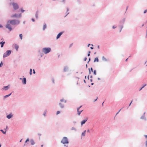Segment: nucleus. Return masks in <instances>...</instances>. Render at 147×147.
<instances>
[{"mask_svg": "<svg viewBox=\"0 0 147 147\" xmlns=\"http://www.w3.org/2000/svg\"><path fill=\"white\" fill-rule=\"evenodd\" d=\"M20 23V21L18 20H9L7 21L5 27L6 28L8 29L10 31H11L12 30V28L10 24L12 25H15L19 24Z\"/></svg>", "mask_w": 147, "mask_h": 147, "instance_id": "obj_1", "label": "nucleus"}, {"mask_svg": "<svg viewBox=\"0 0 147 147\" xmlns=\"http://www.w3.org/2000/svg\"><path fill=\"white\" fill-rule=\"evenodd\" d=\"M51 48L50 47H45L42 49V52L45 54L50 53L51 51Z\"/></svg>", "mask_w": 147, "mask_h": 147, "instance_id": "obj_2", "label": "nucleus"}, {"mask_svg": "<svg viewBox=\"0 0 147 147\" xmlns=\"http://www.w3.org/2000/svg\"><path fill=\"white\" fill-rule=\"evenodd\" d=\"M61 143L63 144H68L69 141L68 138L66 137H64L61 141Z\"/></svg>", "mask_w": 147, "mask_h": 147, "instance_id": "obj_3", "label": "nucleus"}, {"mask_svg": "<svg viewBox=\"0 0 147 147\" xmlns=\"http://www.w3.org/2000/svg\"><path fill=\"white\" fill-rule=\"evenodd\" d=\"M11 50H8L3 55V58L7 57L9 56L11 53Z\"/></svg>", "mask_w": 147, "mask_h": 147, "instance_id": "obj_4", "label": "nucleus"}, {"mask_svg": "<svg viewBox=\"0 0 147 147\" xmlns=\"http://www.w3.org/2000/svg\"><path fill=\"white\" fill-rule=\"evenodd\" d=\"M12 5L13 9L14 10H16L19 9V6L17 3H13Z\"/></svg>", "mask_w": 147, "mask_h": 147, "instance_id": "obj_5", "label": "nucleus"}, {"mask_svg": "<svg viewBox=\"0 0 147 147\" xmlns=\"http://www.w3.org/2000/svg\"><path fill=\"white\" fill-rule=\"evenodd\" d=\"M145 112H144L143 115L141 116L140 119H141L143 120L144 121H147L146 117H145Z\"/></svg>", "mask_w": 147, "mask_h": 147, "instance_id": "obj_6", "label": "nucleus"}, {"mask_svg": "<svg viewBox=\"0 0 147 147\" xmlns=\"http://www.w3.org/2000/svg\"><path fill=\"white\" fill-rule=\"evenodd\" d=\"M125 18H123V19L119 21V23L120 24V25H122V26H123V24H124L125 23Z\"/></svg>", "mask_w": 147, "mask_h": 147, "instance_id": "obj_7", "label": "nucleus"}, {"mask_svg": "<svg viewBox=\"0 0 147 147\" xmlns=\"http://www.w3.org/2000/svg\"><path fill=\"white\" fill-rule=\"evenodd\" d=\"M64 31H62V32H60L56 36V39H58L63 34V33H64Z\"/></svg>", "mask_w": 147, "mask_h": 147, "instance_id": "obj_8", "label": "nucleus"}, {"mask_svg": "<svg viewBox=\"0 0 147 147\" xmlns=\"http://www.w3.org/2000/svg\"><path fill=\"white\" fill-rule=\"evenodd\" d=\"M88 119V117H86L85 119L83 120L81 122V125H82L83 124H84L87 121Z\"/></svg>", "mask_w": 147, "mask_h": 147, "instance_id": "obj_9", "label": "nucleus"}, {"mask_svg": "<svg viewBox=\"0 0 147 147\" xmlns=\"http://www.w3.org/2000/svg\"><path fill=\"white\" fill-rule=\"evenodd\" d=\"M13 115L11 113H10L9 115L6 116V117L8 119H10L13 117Z\"/></svg>", "mask_w": 147, "mask_h": 147, "instance_id": "obj_10", "label": "nucleus"}, {"mask_svg": "<svg viewBox=\"0 0 147 147\" xmlns=\"http://www.w3.org/2000/svg\"><path fill=\"white\" fill-rule=\"evenodd\" d=\"M22 82L24 85H25L26 83V78H24L22 80Z\"/></svg>", "mask_w": 147, "mask_h": 147, "instance_id": "obj_11", "label": "nucleus"}, {"mask_svg": "<svg viewBox=\"0 0 147 147\" xmlns=\"http://www.w3.org/2000/svg\"><path fill=\"white\" fill-rule=\"evenodd\" d=\"M30 142L31 143V145H33L35 144V142H34V140L32 139L30 140Z\"/></svg>", "mask_w": 147, "mask_h": 147, "instance_id": "obj_12", "label": "nucleus"}, {"mask_svg": "<svg viewBox=\"0 0 147 147\" xmlns=\"http://www.w3.org/2000/svg\"><path fill=\"white\" fill-rule=\"evenodd\" d=\"M69 69V67L67 66H65L64 67L63 71L64 72L67 71Z\"/></svg>", "mask_w": 147, "mask_h": 147, "instance_id": "obj_13", "label": "nucleus"}, {"mask_svg": "<svg viewBox=\"0 0 147 147\" xmlns=\"http://www.w3.org/2000/svg\"><path fill=\"white\" fill-rule=\"evenodd\" d=\"M9 88V85H8L6 86H4L3 88V89L4 90H7Z\"/></svg>", "mask_w": 147, "mask_h": 147, "instance_id": "obj_14", "label": "nucleus"}, {"mask_svg": "<svg viewBox=\"0 0 147 147\" xmlns=\"http://www.w3.org/2000/svg\"><path fill=\"white\" fill-rule=\"evenodd\" d=\"M5 42V41H1L0 42V44L1 45V47L2 48L3 47L4 44Z\"/></svg>", "mask_w": 147, "mask_h": 147, "instance_id": "obj_15", "label": "nucleus"}, {"mask_svg": "<svg viewBox=\"0 0 147 147\" xmlns=\"http://www.w3.org/2000/svg\"><path fill=\"white\" fill-rule=\"evenodd\" d=\"M42 51H41L40 50H38V52L39 53L40 55V56L41 57H42L44 55V54L42 52Z\"/></svg>", "mask_w": 147, "mask_h": 147, "instance_id": "obj_16", "label": "nucleus"}, {"mask_svg": "<svg viewBox=\"0 0 147 147\" xmlns=\"http://www.w3.org/2000/svg\"><path fill=\"white\" fill-rule=\"evenodd\" d=\"M102 61H108L109 60L108 59H106L104 56H102Z\"/></svg>", "mask_w": 147, "mask_h": 147, "instance_id": "obj_17", "label": "nucleus"}, {"mask_svg": "<svg viewBox=\"0 0 147 147\" xmlns=\"http://www.w3.org/2000/svg\"><path fill=\"white\" fill-rule=\"evenodd\" d=\"M38 10H37L36 11L35 14V16L36 18L37 19L38 18Z\"/></svg>", "mask_w": 147, "mask_h": 147, "instance_id": "obj_18", "label": "nucleus"}, {"mask_svg": "<svg viewBox=\"0 0 147 147\" xmlns=\"http://www.w3.org/2000/svg\"><path fill=\"white\" fill-rule=\"evenodd\" d=\"M12 92H12L11 93H9V94L4 96V97H3V98L4 99H5V98H6L9 97V96H10V95H11Z\"/></svg>", "mask_w": 147, "mask_h": 147, "instance_id": "obj_19", "label": "nucleus"}, {"mask_svg": "<svg viewBox=\"0 0 147 147\" xmlns=\"http://www.w3.org/2000/svg\"><path fill=\"white\" fill-rule=\"evenodd\" d=\"M66 9H67V11L65 13L66 14V15L65 16V17H66L69 13V12H68V11H69V9L68 7H67L66 8Z\"/></svg>", "mask_w": 147, "mask_h": 147, "instance_id": "obj_20", "label": "nucleus"}, {"mask_svg": "<svg viewBox=\"0 0 147 147\" xmlns=\"http://www.w3.org/2000/svg\"><path fill=\"white\" fill-rule=\"evenodd\" d=\"M19 47V46L18 45H17L16 44H15L14 48L16 49L17 51H18Z\"/></svg>", "mask_w": 147, "mask_h": 147, "instance_id": "obj_21", "label": "nucleus"}, {"mask_svg": "<svg viewBox=\"0 0 147 147\" xmlns=\"http://www.w3.org/2000/svg\"><path fill=\"white\" fill-rule=\"evenodd\" d=\"M59 105L61 108H63L64 107V105L61 102L59 103Z\"/></svg>", "mask_w": 147, "mask_h": 147, "instance_id": "obj_22", "label": "nucleus"}, {"mask_svg": "<svg viewBox=\"0 0 147 147\" xmlns=\"http://www.w3.org/2000/svg\"><path fill=\"white\" fill-rule=\"evenodd\" d=\"M18 17V14L16 13H15L14 14H13L11 15V18H13L14 17L17 18Z\"/></svg>", "mask_w": 147, "mask_h": 147, "instance_id": "obj_23", "label": "nucleus"}, {"mask_svg": "<svg viewBox=\"0 0 147 147\" xmlns=\"http://www.w3.org/2000/svg\"><path fill=\"white\" fill-rule=\"evenodd\" d=\"M4 129L5 130V131L3 129H1L0 130L2 133L4 134H6V130L5 128H4Z\"/></svg>", "mask_w": 147, "mask_h": 147, "instance_id": "obj_24", "label": "nucleus"}, {"mask_svg": "<svg viewBox=\"0 0 147 147\" xmlns=\"http://www.w3.org/2000/svg\"><path fill=\"white\" fill-rule=\"evenodd\" d=\"M47 28V25L46 24L44 23V24L43 26V30H44L45 29Z\"/></svg>", "mask_w": 147, "mask_h": 147, "instance_id": "obj_25", "label": "nucleus"}, {"mask_svg": "<svg viewBox=\"0 0 147 147\" xmlns=\"http://www.w3.org/2000/svg\"><path fill=\"white\" fill-rule=\"evenodd\" d=\"M119 27L120 28V30H119V32H121L122 30V29L123 28V26L122 25H119Z\"/></svg>", "mask_w": 147, "mask_h": 147, "instance_id": "obj_26", "label": "nucleus"}, {"mask_svg": "<svg viewBox=\"0 0 147 147\" xmlns=\"http://www.w3.org/2000/svg\"><path fill=\"white\" fill-rule=\"evenodd\" d=\"M99 61V59L98 57L95 58L94 60V62H98Z\"/></svg>", "mask_w": 147, "mask_h": 147, "instance_id": "obj_27", "label": "nucleus"}, {"mask_svg": "<svg viewBox=\"0 0 147 147\" xmlns=\"http://www.w3.org/2000/svg\"><path fill=\"white\" fill-rule=\"evenodd\" d=\"M86 131L85 130L81 134L82 136H85Z\"/></svg>", "mask_w": 147, "mask_h": 147, "instance_id": "obj_28", "label": "nucleus"}, {"mask_svg": "<svg viewBox=\"0 0 147 147\" xmlns=\"http://www.w3.org/2000/svg\"><path fill=\"white\" fill-rule=\"evenodd\" d=\"M47 110H45L43 114V115L44 116V117H45L46 116V113L47 112Z\"/></svg>", "mask_w": 147, "mask_h": 147, "instance_id": "obj_29", "label": "nucleus"}, {"mask_svg": "<svg viewBox=\"0 0 147 147\" xmlns=\"http://www.w3.org/2000/svg\"><path fill=\"white\" fill-rule=\"evenodd\" d=\"M147 84H144L142 87L140 89L139 91L141 90L143 88H144V87L146 86Z\"/></svg>", "mask_w": 147, "mask_h": 147, "instance_id": "obj_30", "label": "nucleus"}, {"mask_svg": "<svg viewBox=\"0 0 147 147\" xmlns=\"http://www.w3.org/2000/svg\"><path fill=\"white\" fill-rule=\"evenodd\" d=\"M71 130H74L75 131H77L76 129L74 127H72L71 128Z\"/></svg>", "mask_w": 147, "mask_h": 147, "instance_id": "obj_31", "label": "nucleus"}, {"mask_svg": "<svg viewBox=\"0 0 147 147\" xmlns=\"http://www.w3.org/2000/svg\"><path fill=\"white\" fill-rule=\"evenodd\" d=\"M82 111H83V110H81V111H77V112H78V115H80V114L82 112Z\"/></svg>", "mask_w": 147, "mask_h": 147, "instance_id": "obj_32", "label": "nucleus"}, {"mask_svg": "<svg viewBox=\"0 0 147 147\" xmlns=\"http://www.w3.org/2000/svg\"><path fill=\"white\" fill-rule=\"evenodd\" d=\"M32 69L31 68H30V72H29V74L30 75H31L32 74Z\"/></svg>", "mask_w": 147, "mask_h": 147, "instance_id": "obj_33", "label": "nucleus"}, {"mask_svg": "<svg viewBox=\"0 0 147 147\" xmlns=\"http://www.w3.org/2000/svg\"><path fill=\"white\" fill-rule=\"evenodd\" d=\"M22 34H19V37H20V39L21 40H22Z\"/></svg>", "mask_w": 147, "mask_h": 147, "instance_id": "obj_34", "label": "nucleus"}, {"mask_svg": "<svg viewBox=\"0 0 147 147\" xmlns=\"http://www.w3.org/2000/svg\"><path fill=\"white\" fill-rule=\"evenodd\" d=\"M29 138H28L26 140L25 143H27L28 142H29Z\"/></svg>", "mask_w": 147, "mask_h": 147, "instance_id": "obj_35", "label": "nucleus"}, {"mask_svg": "<svg viewBox=\"0 0 147 147\" xmlns=\"http://www.w3.org/2000/svg\"><path fill=\"white\" fill-rule=\"evenodd\" d=\"M93 74L94 75H96V70H94L93 71Z\"/></svg>", "mask_w": 147, "mask_h": 147, "instance_id": "obj_36", "label": "nucleus"}, {"mask_svg": "<svg viewBox=\"0 0 147 147\" xmlns=\"http://www.w3.org/2000/svg\"><path fill=\"white\" fill-rule=\"evenodd\" d=\"M22 16L21 13H20L19 14H18L17 18H20Z\"/></svg>", "mask_w": 147, "mask_h": 147, "instance_id": "obj_37", "label": "nucleus"}, {"mask_svg": "<svg viewBox=\"0 0 147 147\" xmlns=\"http://www.w3.org/2000/svg\"><path fill=\"white\" fill-rule=\"evenodd\" d=\"M20 11H21V12H22V13H23L24 12V11H25V10H23V9L22 8H21L20 9Z\"/></svg>", "mask_w": 147, "mask_h": 147, "instance_id": "obj_38", "label": "nucleus"}, {"mask_svg": "<svg viewBox=\"0 0 147 147\" xmlns=\"http://www.w3.org/2000/svg\"><path fill=\"white\" fill-rule=\"evenodd\" d=\"M52 82L53 84H55V80H54V79L53 78H52Z\"/></svg>", "mask_w": 147, "mask_h": 147, "instance_id": "obj_39", "label": "nucleus"}, {"mask_svg": "<svg viewBox=\"0 0 147 147\" xmlns=\"http://www.w3.org/2000/svg\"><path fill=\"white\" fill-rule=\"evenodd\" d=\"M3 64V63L2 61H1L0 63V67H1Z\"/></svg>", "mask_w": 147, "mask_h": 147, "instance_id": "obj_40", "label": "nucleus"}, {"mask_svg": "<svg viewBox=\"0 0 147 147\" xmlns=\"http://www.w3.org/2000/svg\"><path fill=\"white\" fill-rule=\"evenodd\" d=\"M117 27V26L115 25L113 26L112 27V28L113 29H115Z\"/></svg>", "mask_w": 147, "mask_h": 147, "instance_id": "obj_41", "label": "nucleus"}, {"mask_svg": "<svg viewBox=\"0 0 147 147\" xmlns=\"http://www.w3.org/2000/svg\"><path fill=\"white\" fill-rule=\"evenodd\" d=\"M132 101H133V100H132L130 102V103L129 104V105H128V107L127 108V109H128V107H129V106L131 105V104L132 103Z\"/></svg>", "mask_w": 147, "mask_h": 147, "instance_id": "obj_42", "label": "nucleus"}, {"mask_svg": "<svg viewBox=\"0 0 147 147\" xmlns=\"http://www.w3.org/2000/svg\"><path fill=\"white\" fill-rule=\"evenodd\" d=\"M60 113V111H58L56 113V115H58Z\"/></svg>", "mask_w": 147, "mask_h": 147, "instance_id": "obj_43", "label": "nucleus"}, {"mask_svg": "<svg viewBox=\"0 0 147 147\" xmlns=\"http://www.w3.org/2000/svg\"><path fill=\"white\" fill-rule=\"evenodd\" d=\"M90 52H91L90 51H89L88 52V54L87 55L88 57L90 56Z\"/></svg>", "mask_w": 147, "mask_h": 147, "instance_id": "obj_44", "label": "nucleus"}, {"mask_svg": "<svg viewBox=\"0 0 147 147\" xmlns=\"http://www.w3.org/2000/svg\"><path fill=\"white\" fill-rule=\"evenodd\" d=\"M147 12V9H146V10H145L144 11L143 13H146Z\"/></svg>", "mask_w": 147, "mask_h": 147, "instance_id": "obj_45", "label": "nucleus"}, {"mask_svg": "<svg viewBox=\"0 0 147 147\" xmlns=\"http://www.w3.org/2000/svg\"><path fill=\"white\" fill-rule=\"evenodd\" d=\"M33 73L34 74H35L36 73V72L35 71V70L34 69H33Z\"/></svg>", "mask_w": 147, "mask_h": 147, "instance_id": "obj_46", "label": "nucleus"}, {"mask_svg": "<svg viewBox=\"0 0 147 147\" xmlns=\"http://www.w3.org/2000/svg\"><path fill=\"white\" fill-rule=\"evenodd\" d=\"M31 20L33 22H34L35 21V19L34 18H32Z\"/></svg>", "mask_w": 147, "mask_h": 147, "instance_id": "obj_47", "label": "nucleus"}, {"mask_svg": "<svg viewBox=\"0 0 147 147\" xmlns=\"http://www.w3.org/2000/svg\"><path fill=\"white\" fill-rule=\"evenodd\" d=\"M121 109H120L119 110V111L116 113V115H117V114H118L119 113V112H120V111L121 110Z\"/></svg>", "mask_w": 147, "mask_h": 147, "instance_id": "obj_48", "label": "nucleus"}, {"mask_svg": "<svg viewBox=\"0 0 147 147\" xmlns=\"http://www.w3.org/2000/svg\"><path fill=\"white\" fill-rule=\"evenodd\" d=\"M87 59V58L86 57H85L84 59V61H86V60Z\"/></svg>", "mask_w": 147, "mask_h": 147, "instance_id": "obj_49", "label": "nucleus"}, {"mask_svg": "<svg viewBox=\"0 0 147 147\" xmlns=\"http://www.w3.org/2000/svg\"><path fill=\"white\" fill-rule=\"evenodd\" d=\"M64 100L63 98L62 99H61L60 100V101L61 102H62Z\"/></svg>", "mask_w": 147, "mask_h": 147, "instance_id": "obj_50", "label": "nucleus"}, {"mask_svg": "<svg viewBox=\"0 0 147 147\" xmlns=\"http://www.w3.org/2000/svg\"><path fill=\"white\" fill-rule=\"evenodd\" d=\"M128 6H127V7H126V11H125V13L126 12V11H127V9H128Z\"/></svg>", "mask_w": 147, "mask_h": 147, "instance_id": "obj_51", "label": "nucleus"}, {"mask_svg": "<svg viewBox=\"0 0 147 147\" xmlns=\"http://www.w3.org/2000/svg\"><path fill=\"white\" fill-rule=\"evenodd\" d=\"M90 71H91L92 72L93 71V68L92 67L90 69Z\"/></svg>", "mask_w": 147, "mask_h": 147, "instance_id": "obj_52", "label": "nucleus"}, {"mask_svg": "<svg viewBox=\"0 0 147 147\" xmlns=\"http://www.w3.org/2000/svg\"><path fill=\"white\" fill-rule=\"evenodd\" d=\"M73 45V43H71V44L70 45H69V48H70Z\"/></svg>", "mask_w": 147, "mask_h": 147, "instance_id": "obj_53", "label": "nucleus"}, {"mask_svg": "<svg viewBox=\"0 0 147 147\" xmlns=\"http://www.w3.org/2000/svg\"><path fill=\"white\" fill-rule=\"evenodd\" d=\"M73 123H74V124H75L76 123V121H73Z\"/></svg>", "mask_w": 147, "mask_h": 147, "instance_id": "obj_54", "label": "nucleus"}, {"mask_svg": "<svg viewBox=\"0 0 147 147\" xmlns=\"http://www.w3.org/2000/svg\"><path fill=\"white\" fill-rule=\"evenodd\" d=\"M62 2L64 3H65V0H62Z\"/></svg>", "mask_w": 147, "mask_h": 147, "instance_id": "obj_55", "label": "nucleus"}, {"mask_svg": "<svg viewBox=\"0 0 147 147\" xmlns=\"http://www.w3.org/2000/svg\"><path fill=\"white\" fill-rule=\"evenodd\" d=\"M97 99H98V97H97L94 100V102H95L97 100Z\"/></svg>", "mask_w": 147, "mask_h": 147, "instance_id": "obj_56", "label": "nucleus"}, {"mask_svg": "<svg viewBox=\"0 0 147 147\" xmlns=\"http://www.w3.org/2000/svg\"><path fill=\"white\" fill-rule=\"evenodd\" d=\"M3 27V26L1 24H0V28H2Z\"/></svg>", "mask_w": 147, "mask_h": 147, "instance_id": "obj_57", "label": "nucleus"}, {"mask_svg": "<svg viewBox=\"0 0 147 147\" xmlns=\"http://www.w3.org/2000/svg\"><path fill=\"white\" fill-rule=\"evenodd\" d=\"M91 44H88L87 45V47H90V45Z\"/></svg>", "mask_w": 147, "mask_h": 147, "instance_id": "obj_58", "label": "nucleus"}, {"mask_svg": "<svg viewBox=\"0 0 147 147\" xmlns=\"http://www.w3.org/2000/svg\"><path fill=\"white\" fill-rule=\"evenodd\" d=\"M87 132L88 133H90V132L89 130V129H88L87 130Z\"/></svg>", "mask_w": 147, "mask_h": 147, "instance_id": "obj_59", "label": "nucleus"}, {"mask_svg": "<svg viewBox=\"0 0 147 147\" xmlns=\"http://www.w3.org/2000/svg\"><path fill=\"white\" fill-rule=\"evenodd\" d=\"M80 109L79 108V107L77 108V111H79Z\"/></svg>", "mask_w": 147, "mask_h": 147, "instance_id": "obj_60", "label": "nucleus"}, {"mask_svg": "<svg viewBox=\"0 0 147 147\" xmlns=\"http://www.w3.org/2000/svg\"><path fill=\"white\" fill-rule=\"evenodd\" d=\"M144 136L145 137V138H147V135H144Z\"/></svg>", "mask_w": 147, "mask_h": 147, "instance_id": "obj_61", "label": "nucleus"}, {"mask_svg": "<svg viewBox=\"0 0 147 147\" xmlns=\"http://www.w3.org/2000/svg\"><path fill=\"white\" fill-rule=\"evenodd\" d=\"M90 48L91 49H94V48L92 47H91Z\"/></svg>", "mask_w": 147, "mask_h": 147, "instance_id": "obj_62", "label": "nucleus"}, {"mask_svg": "<svg viewBox=\"0 0 147 147\" xmlns=\"http://www.w3.org/2000/svg\"><path fill=\"white\" fill-rule=\"evenodd\" d=\"M38 135L39 136H41V134L40 133H38Z\"/></svg>", "mask_w": 147, "mask_h": 147, "instance_id": "obj_63", "label": "nucleus"}, {"mask_svg": "<svg viewBox=\"0 0 147 147\" xmlns=\"http://www.w3.org/2000/svg\"><path fill=\"white\" fill-rule=\"evenodd\" d=\"M64 146H65L66 147H68V146L67 145H65V144H64Z\"/></svg>", "mask_w": 147, "mask_h": 147, "instance_id": "obj_64", "label": "nucleus"}]
</instances>
